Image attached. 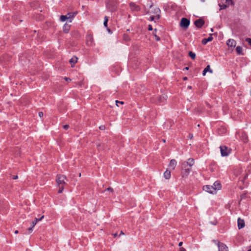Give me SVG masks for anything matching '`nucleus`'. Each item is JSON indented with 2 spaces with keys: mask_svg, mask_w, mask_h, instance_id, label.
Returning a JSON list of instances; mask_svg holds the SVG:
<instances>
[{
  "mask_svg": "<svg viewBox=\"0 0 251 251\" xmlns=\"http://www.w3.org/2000/svg\"><path fill=\"white\" fill-rule=\"evenodd\" d=\"M109 20V17L107 16H105L104 17V20L103 22V25L105 27H107V30L108 32H110V29L107 27V23Z\"/></svg>",
  "mask_w": 251,
  "mask_h": 251,
  "instance_id": "19",
  "label": "nucleus"
},
{
  "mask_svg": "<svg viewBox=\"0 0 251 251\" xmlns=\"http://www.w3.org/2000/svg\"><path fill=\"white\" fill-rule=\"evenodd\" d=\"M192 138H193V134H190L189 135V139H191Z\"/></svg>",
  "mask_w": 251,
  "mask_h": 251,
  "instance_id": "42",
  "label": "nucleus"
},
{
  "mask_svg": "<svg viewBox=\"0 0 251 251\" xmlns=\"http://www.w3.org/2000/svg\"><path fill=\"white\" fill-rule=\"evenodd\" d=\"M219 6L220 7V10L225 9L228 7L225 3H222V2L219 4Z\"/></svg>",
  "mask_w": 251,
  "mask_h": 251,
  "instance_id": "25",
  "label": "nucleus"
},
{
  "mask_svg": "<svg viewBox=\"0 0 251 251\" xmlns=\"http://www.w3.org/2000/svg\"><path fill=\"white\" fill-rule=\"evenodd\" d=\"M176 165V161L175 159H172L170 161L169 167L172 170H174Z\"/></svg>",
  "mask_w": 251,
  "mask_h": 251,
  "instance_id": "15",
  "label": "nucleus"
},
{
  "mask_svg": "<svg viewBox=\"0 0 251 251\" xmlns=\"http://www.w3.org/2000/svg\"><path fill=\"white\" fill-rule=\"evenodd\" d=\"M147 13L151 15L149 20L151 21L156 22L160 18V10L156 6L151 5Z\"/></svg>",
  "mask_w": 251,
  "mask_h": 251,
  "instance_id": "1",
  "label": "nucleus"
},
{
  "mask_svg": "<svg viewBox=\"0 0 251 251\" xmlns=\"http://www.w3.org/2000/svg\"><path fill=\"white\" fill-rule=\"evenodd\" d=\"M181 175L183 177H186L189 175L190 172L191 171V168H184L182 169Z\"/></svg>",
  "mask_w": 251,
  "mask_h": 251,
  "instance_id": "9",
  "label": "nucleus"
},
{
  "mask_svg": "<svg viewBox=\"0 0 251 251\" xmlns=\"http://www.w3.org/2000/svg\"><path fill=\"white\" fill-rule=\"evenodd\" d=\"M227 45L230 47H234L236 46V43L233 39H229L226 43Z\"/></svg>",
  "mask_w": 251,
  "mask_h": 251,
  "instance_id": "12",
  "label": "nucleus"
},
{
  "mask_svg": "<svg viewBox=\"0 0 251 251\" xmlns=\"http://www.w3.org/2000/svg\"><path fill=\"white\" fill-rule=\"evenodd\" d=\"M124 234V232H123V231H121L120 235H123Z\"/></svg>",
  "mask_w": 251,
  "mask_h": 251,
  "instance_id": "47",
  "label": "nucleus"
},
{
  "mask_svg": "<svg viewBox=\"0 0 251 251\" xmlns=\"http://www.w3.org/2000/svg\"><path fill=\"white\" fill-rule=\"evenodd\" d=\"M115 102H116V105L117 106H119V103H120L121 104H124V102L123 101H118V100H116Z\"/></svg>",
  "mask_w": 251,
  "mask_h": 251,
  "instance_id": "31",
  "label": "nucleus"
},
{
  "mask_svg": "<svg viewBox=\"0 0 251 251\" xmlns=\"http://www.w3.org/2000/svg\"><path fill=\"white\" fill-rule=\"evenodd\" d=\"M182 244H183V243H182V242H179V244H178V246H179V247H180V246H182Z\"/></svg>",
  "mask_w": 251,
  "mask_h": 251,
  "instance_id": "45",
  "label": "nucleus"
},
{
  "mask_svg": "<svg viewBox=\"0 0 251 251\" xmlns=\"http://www.w3.org/2000/svg\"><path fill=\"white\" fill-rule=\"evenodd\" d=\"M248 251H251V249L249 250Z\"/></svg>",
  "mask_w": 251,
  "mask_h": 251,
  "instance_id": "55",
  "label": "nucleus"
},
{
  "mask_svg": "<svg viewBox=\"0 0 251 251\" xmlns=\"http://www.w3.org/2000/svg\"><path fill=\"white\" fill-rule=\"evenodd\" d=\"M129 6L130 9L133 11H139L141 9L140 6L134 2H130L129 3Z\"/></svg>",
  "mask_w": 251,
  "mask_h": 251,
  "instance_id": "8",
  "label": "nucleus"
},
{
  "mask_svg": "<svg viewBox=\"0 0 251 251\" xmlns=\"http://www.w3.org/2000/svg\"><path fill=\"white\" fill-rule=\"evenodd\" d=\"M44 216L43 215L40 218H36L34 220V221L37 223L39 221H41L43 218H44Z\"/></svg>",
  "mask_w": 251,
  "mask_h": 251,
  "instance_id": "29",
  "label": "nucleus"
},
{
  "mask_svg": "<svg viewBox=\"0 0 251 251\" xmlns=\"http://www.w3.org/2000/svg\"><path fill=\"white\" fill-rule=\"evenodd\" d=\"M221 1L222 3H225L228 7L232 4V0H221Z\"/></svg>",
  "mask_w": 251,
  "mask_h": 251,
  "instance_id": "21",
  "label": "nucleus"
},
{
  "mask_svg": "<svg viewBox=\"0 0 251 251\" xmlns=\"http://www.w3.org/2000/svg\"><path fill=\"white\" fill-rule=\"evenodd\" d=\"M63 127L65 130H67L69 127V126L68 125H65L63 126Z\"/></svg>",
  "mask_w": 251,
  "mask_h": 251,
  "instance_id": "32",
  "label": "nucleus"
},
{
  "mask_svg": "<svg viewBox=\"0 0 251 251\" xmlns=\"http://www.w3.org/2000/svg\"><path fill=\"white\" fill-rule=\"evenodd\" d=\"M77 59L78 58L76 56H73L71 59H70L69 62L72 67H73L75 66V64L77 62Z\"/></svg>",
  "mask_w": 251,
  "mask_h": 251,
  "instance_id": "16",
  "label": "nucleus"
},
{
  "mask_svg": "<svg viewBox=\"0 0 251 251\" xmlns=\"http://www.w3.org/2000/svg\"><path fill=\"white\" fill-rule=\"evenodd\" d=\"M236 50L238 54H242V48L241 47H240V46L237 47L236 49Z\"/></svg>",
  "mask_w": 251,
  "mask_h": 251,
  "instance_id": "26",
  "label": "nucleus"
},
{
  "mask_svg": "<svg viewBox=\"0 0 251 251\" xmlns=\"http://www.w3.org/2000/svg\"><path fill=\"white\" fill-rule=\"evenodd\" d=\"M106 190L107 191H110V187H108Z\"/></svg>",
  "mask_w": 251,
  "mask_h": 251,
  "instance_id": "50",
  "label": "nucleus"
},
{
  "mask_svg": "<svg viewBox=\"0 0 251 251\" xmlns=\"http://www.w3.org/2000/svg\"><path fill=\"white\" fill-rule=\"evenodd\" d=\"M13 178L14 179H16L18 178V176H13Z\"/></svg>",
  "mask_w": 251,
  "mask_h": 251,
  "instance_id": "44",
  "label": "nucleus"
},
{
  "mask_svg": "<svg viewBox=\"0 0 251 251\" xmlns=\"http://www.w3.org/2000/svg\"><path fill=\"white\" fill-rule=\"evenodd\" d=\"M154 37H155V40L156 41H158L160 40V38L155 34H154Z\"/></svg>",
  "mask_w": 251,
  "mask_h": 251,
  "instance_id": "37",
  "label": "nucleus"
},
{
  "mask_svg": "<svg viewBox=\"0 0 251 251\" xmlns=\"http://www.w3.org/2000/svg\"><path fill=\"white\" fill-rule=\"evenodd\" d=\"M66 20H68L66 15H62L60 17V20L62 22H64Z\"/></svg>",
  "mask_w": 251,
  "mask_h": 251,
  "instance_id": "28",
  "label": "nucleus"
},
{
  "mask_svg": "<svg viewBox=\"0 0 251 251\" xmlns=\"http://www.w3.org/2000/svg\"><path fill=\"white\" fill-rule=\"evenodd\" d=\"M14 233L15 234H17L18 233V231L17 230H16L15 231Z\"/></svg>",
  "mask_w": 251,
  "mask_h": 251,
  "instance_id": "48",
  "label": "nucleus"
},
{
  "mask_svg": "<svg viewBox=\"0 0 251 251\" xmlns=\"http://www.w3.org/2000/svg\"><path fill=\"white\" fill-rule=\"evenodd\" d=\"M220 151L222 156H226L230 153V150L226 146H220Z\"/></svg>",
  "mask_w": 251,
  "mask_h": 251,
  "instance_id": "4",
  "label": "nucleus"
},
{
  "mask_svg": "<svg viewBox=\"0 0 251 251\" xmlns=\"http://www.w3.org/2000/svg\"><path fill=\"white\" fill-rule=\"evenodd\" d=\"M99 128L100 130H104L105 129V126L101 125V126H100Z\"/></svg>",
  "mask_w": 251,
  "mask_h": 251,
  "instance_id": "33",
  "label": "nucleus"
},
{
  "mask_svg": "<svg viewBox=\"0 0 251 251\" xmlns=\"http://www.w3.org/2000/svg\"><path fill=\"white\" fill-rule=\"evenodd\" d=\"M179 251H186V250L184 248H180Z\"/></svg>",
  "mask_w": 251,
  "mask_h": 251,
  "instance_id": "39",
  "label": "nucleus"
},
{
  "mask_svg": "<svg viewBox=\"0 0 251 251\" xmlns=\"http://www.w3.org/2000/svg\"><path fill=\"white\" fill-rule=\"evenodd\" d=\"M64 79L67 81H71V79H70L69 78H68V77H65Z\"/></svg>",
  "mask_w": 251,
  "mask_h": 251,
  "instance_id": "41",
  "label": "nucleus"
},
{
  "mask_svg": "<svg viewBox=\"0 0 251 251\" xmlns=\"http://www.w3.org/2000/svg\"><path fill=\"white\" fill-rule=\"evenodd\" d=\"M238 226L239 229H241L245 226V223L243 220L238 218Z\"/></svg>",
  "mask_w": 251,
  "mask_h": 251,
  "instance_id": "14",
  "label": "nucleus"
},
{
  "mask_svg": "<svg viewBox=\"0 0 251 251\" xmlns=\"http://www.w3.org/2000/svg\"><path fill=\"white\" fill-rule=\"evenodd\" d=\"M212 186H214V188L216 192L217 190H220L222 187L221 184L219 181L215 182Z\"/></svg>",
  "mask_w": 251,
  "mask_h": 251,
  "instance_id": "13",
  "label": "nucleus"
},
{
  "mask_svg": "<svg viewBox=\"0 0 251 251\" xmlns=\"http://www.w3.org/2000/svg\"><path fill=\"white\" fill-rule=\"evenodd\" d=\"M218 246L219 251H228L227 247L222 243H218Z\"/></svg>",
  "mask_w": 251,
  "mask_h": 251,
  "instance_id": "10",
  "label": "nucleus"
},
{
  "mask_svg": "<svg viewBox=\"0 0 251 251\" xmlns=\"http://www.w3.org/2000/svg\"><path fill=\"white\" fill-rule=\"evenodd\" d=\"M189 55L192 59H195L196 58V54L192 51L189 52Z\"/></svg>",
  "mask_w": 251,
  "mask_h": 251,
  "instance_id": "27",
  "label": "nucleus"
},
{
  "mask_svg": "<svg viewBox=\"0 0 251 251\" xmlns=\"http://www.w3.org/2000/svg\"><path fill=\"white\" fill-rule=\"evenodd\" d=\"M33 227H32V226H30L29 228H28V231L29 233L32 232V231H33Z\"/></svg>",
  "mask_w": 251,
  "mask_h": 251,
  "instance_id": "34",
  "label": "nucleus"
},
{
  "mask_svg": "<svg viewBox=\"0 0 251 251\" xmlns=\"http://www.w3.org/2000/svg\"><path fill=\"white\" fill-rule=\"evenodd\" d=\"M167 98V95L163 94L161 96H160L158 99V101L159 102H163L164 100H166Z\"/></svg>",
  "mask_w": 251,
  "mask_h": 251,
  "instance_id": "24",
  "label": "nucleus"
},
{
  "mask_svg": "<svg viewBox=\"0 0 251 251\" xmlns=\"http://www.w3.org/2000/svg\"><path fill=\"white\" fill-rule=\"evenodd\" d=\"M204 24V21L201 19H199L195 21V25L198 28H201Z\"/></svg>",
  "mask_w": 251,
  "mask_h": 251,
  "instance_id": "11",
  "label": "nucleus"
},
{
  "mask_svg": "<svg viewBox=\"0 0 251 251\" xmlns=\"http://www.w3.org/2000/svg\"><path fill=\"white\" fill-rule=\"evenodd\" d=\"M59 186V189L58 190V193H61L63 191V189H64L63 186Z\"/></svg>",
  "mask_w": 251,
  "mask_h": 251,
  "instance_id": "30",
  "label": "nucleus"
},
{
  "mask_svg": "<svg viewBox=\"0 0 251 251\" xmlns=\"http://www.w3.org/2000/svg\"><path fill=\"white\" fill-rule=\"evenodd\" d=\"M86 44L88 46H92L94 43V39L92 35L89 34L86 37Z\"/></svg>",
  "mask_w": 251,
  "mask_h": 251,
  "instance_id": "7",
  "label": "nucleus"
},
{
  "mask_svg": "<svg viewBox=\"0 0 251 251\" xmlns=\"http://www.w3.org/2000/svg\"><path fill=\"white\" fill-rule=\"evenodd\" d=\"M148 29H149V30H152V26H151V25H149Z\"/></svg>",
  "mask_w": 251,
  "mask_h": 251,
  "instance_id": "40",
  "label": "nucleus"
},
{
  "mask_svg": "<svg viewBox=\"0 0 251 251\" xmlns=\"http://www.w3.org/2000/svg\"><path fill=\"white\" fill-rule=\"evenodd\" d=\"M213 40V37H212V35L211 34L210 36L208 37L207 38L203 39L202 40V43L203 45L206 44L208 42H210Z\"/></svg>",
  "mask_w": 251,
  "mask_h": 251,
  "instance_id": "17",
  "label": "nucleus"
},
{
  "mask_svg": "<svg viewBox=\"0 0 251 251\" xmlns=\"http://www.w3.org/2000/svg\"><path fill=\"white\" fill-rule=\"evenodd\" d=\"M68 20H69V22H72V20L74 18V15L72 13H68L66 15Z\"/></svg>",
  "mask_w": 251,
  "mask_h": 251,
  "instance_id": "22",
  "label": "nucleus"
},
{
  "mask_svg": "<svg viewBox=\"0 0 251 251\" xmlns=\"http://www.w3.org/2000/svg\"><path fill=\"white\" fill-rule=\"evenodd\" d=\"M207 72H209L211 73H212L213 72L212 70L210 69L209 65H207L206 67L203 70L202 72L203 75H205Z\"/></svg>",
  "mask_w": 251,
  "mask_h": 251,
  "instance_id": "18",
  "label": "nucleus"
},
{
  "mask_svg": "<svg viewBox=\"0 0 251 251\" xmlns=\"http://www.w3.org/2000/svg\"><path fill=\"white\" fill-rule=\"evenodd\" d=\"M163 142H164V143L166 142V141H165V140H164V139H163Z\"/></svg>",
  "mask_w": 251,
  "mask_h": 251,
  "instance_id": "54",
  "label": "nucleus"
},
{
  "mask_svg": "<svg viewBox=\"0 0 251 251\" xmlns=\"http://www.w3.org/2000/svg\"><path fill=\"white\" fill-rule=\"evenodd\" d=\"M203 190L210 194H216V191L214 188V186L211 185H206L203 186Z\"/></svg>",
  "mask_w": 251,
  "mask_h": 251,
  "instance_id": "6",
  "label": "nucleus"
},
{
  "mask_svg": "<svg viewBox=\"0 0 251 251\" xmlns=\"http://www.w3.org/2000/svg\"><path fill=\"white\" fill-rule=\"evenodd\" d=\"M194 164V160L193 158H189L187 161H184L181 164V169H183L184 168H187V166H189V168H191V167Z\"/></svg>",
  "mask_w": 251,
  "mask_h": 251,
  "instance_id": "3",
  "label": "nucleus"
},
{
  "mask_svg": "<svg viewBox=\"0 0 251 251\" xmlns=\"http://www.w3.org/2000/svg\"><path fill=\"white\" fill-rule=\"evenodd\" d=\"M67 179L64 175H57L56 178V181L58 186H63L66 183Z\"/></svg>",
  "mask_w": 251,
  "mask_h": 251,
  "instance_id": "2",
  "label": "nucleus"
},
{
  "mask_svg": "<svg viewBox=\"0 0 251 251\" xmlns=\"http://www.w3.org/2000/svg\"><path fill=\"white\" fill-rule=\"evenodd\" d=\"M74 15V17L75 16V15L77 14V12H74V13H72Z\"/></svg>",
  "mask_w": 251,
  "mask_h": 251,
  "instance_id": "49",
  "label": "nucleus"
},
{
  "mask_svg": "<svg viewBox=\"0 0 251 251\" xmlns=\"http://www.w3.org/2000/svg\"><path fill=\"white\" fill-rule=\"evenodd\" d=\"M184 80H186V79H187V77H184Z\"/></svg>",
  "mask_w": 251,
  "mask_h": 251,
  "instance_id": "53",
  "label": "nucleus"
},
{
  "mask_svg": "<svg viewBox=\"0 0 251 251\" xmlns=\"http://www.w3.org/2000/svg\"><path fill=\"white\" fill-rule=\"evenodd\" d=\"M211 31L212 32H213V28H211Z\"/></svg>",
  "mask_w": 251,
  "mask_h": 251,
  "instance_id": "52",
  "label": "nucleus"
},
{
  "mask_svg": "<svg viewBox=\"0 0 251 251\" xmlns=\"http://www.w3.org/2000/svg\"><path fill=\"white\" fill-rule=\"evenodd\" d=\"M164 176L167 179H169L171 176L170 171H168V170H166L164 173Z\"/></svg>",
  "mask_w": 251,
  "mask_h": 251,
  "instance_id": "23",
  "label": "nucleus"
},
{
  "mask_svg": "<svg viewBox=\"0 0 251 251\" xmlns=\"http://www.w3.org/2000/svg\"><path fill=\"white\" fill-rule=\"evenodd\" d=\"M38 115H39V116L41 118V117H42L43 116V115H44L43 114V112H39V113H38Z\"/></svg>",
  "mask_w": 251,
  "mask_h": 251,
  "instance_id": "38",
  "label": "nucleus"
},
{
  "mask_svg": "<svg viewBox=\"0 0 251 251\" xmlns=\"http://www.w3.org/2000/svg\"><path fill=\"white\" fill-rule=\"evenodd\" d=\"M189 69V67H186L185 68H184V70H188Z\"/></svg>",
  "mask_w": 251,
  "mask_h": 251,
  "instance_id": "46",
  "label": "nucleus"
},
{
  "mask_svg": "<svg viewBox=\"0 0 251 251\" xmlns=\"http://www.w3.org/2000/svg\"><path fill=\"white\" fill-rule=\"evenodd\" d=\"M113 236H114V237H117V232H116V233H113Z\"/></svg>",
  "mask_w": 251,
  "mask_h": 251,
  "instance_id": "43",
  "label": "nucleus"
},
{
  "mask_svg": "<svg viewBox=\"0 0 251 251\" xmlns=\"http://www.w3.org/2000/svg\"><path fill=\"white\" fill-rule=\"evenodd\" d=\"M36 224H37V223L35 221H33L32 222V224H31V226H32V227H34Z\"/></svg>",
  "mask_w": 251,
  "mask_h": 251,
  "instance_id": "35",
  "label": "nucleus"
},
{
  "mask_svg": "<svg viewBox=\"0 0 251 251\" xmlns=\"http://www.w3.org/2000/svg\"><path fill=\"white\" fill-rule=\"evenodd\" d=\"M188 88L189 89H191V86H188Z\"/></svg>",
  "mask_w": 251,
  "mask_h": 251,
  "instance_id": "51",
  "label": "nucleus"
},
{
  "mask_svg": "<svg viewBox=\"0 0 251 251\" xmlns=\"http://www.w3.org/2000/svg\"><path fill=\"white\" fill-rule=\"evenodd\" d=\"M189 25L190 21L188 19L185 18H183L181 19L180 24L181 27L185 29H186L188 27Z\"/></svg>",
  "mask_w": 251,
  "mask_h": 251,
  "instance_id": "5",
  "label": "nucleus"
},
{
  "mask_svg": "<svg viewBox=\"0 0 251 251\" xmlns=\"http://www.w3.org/2000/svg\"><path fill=\"white\" fill-rule=\"evenodd\" d=\"M246 41L251 46V39L250 38H247Z\"/></svg>",
  "mask_w": 251,
  "mask_h": 251,
  "instance_id": "36",
  "label": "nucleus"
},
{
  "mask_svg": "<svg viewBox=\"0 0 251 251\" xmlns=\"http://www.w3.org/2000/svg\"><path fill=\"white\" fill-rule=\"evenodd\" d=\"M70 29V25L65 24L63 27V30L65 33H68Z\"/></svg>",
  "mask_w": 251,
  "mask_h": 251,
  "instance_id": "20",
  "label": "nucleus"
}]
</instances>
